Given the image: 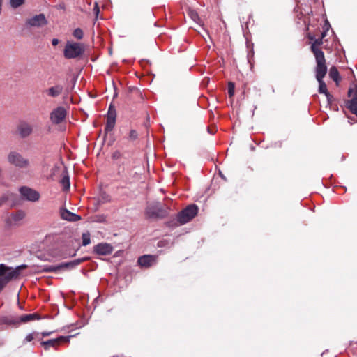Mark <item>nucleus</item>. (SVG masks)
Listing matches in <instances>:
<instances>
[{
	"label": "nucleus",
	"mask_w": 357,
	"mask_h": 357,
	"mask_svg": "<svg viewBox=\"0 0 357 357\" xmlns=\"http://www.w3.org/2000/svg\"><path fill=\"white\" fill-rule=\"evenodd\" d=\"M26 24L29 27L40 28L46 25L47 21L43 14H39L29 18Z\"/></svg>",
	"instance_id": "8"
},
{
	"label": "nucleus",
	"mask_w": 357,
	"mask_h": 357,
	"mask_svg": "<svg viewBox=\"0 0 357 357\" xmlns=\"http://www.w3.org/2000/svg\"><path fill=\"white\" fill-rule=\"evenodd\" d=\"M116 121V113L115 110L112 109L111 107L109 109L107 116V124L105 126V131H111L115 125Z\"/></svg>",
	"instance_id": "16"
},
{
	"label": "nucleus",
	"mask_w": 357,
	"mask_h": 357,
	"mask_svg": "<svg viewBox=\"0 0 357 357\" xmlns=\"http://www.w3.org/2000/svg\"><path fill=\"white\" fill-rule=\"evenodd\" d=\"M61 216L62 219L72 222H75L81 219L80 216L70 212L67 209H62L61 211Z\"/></svg>",
	"instance_id": "18"
},
{
	"label": "nucleus",
	"mask_w": 357,
	"mask_h": 357,
	"mask_svg": "<svg viewBox=\"0 0 357 357\" xmlns=\"http://www.w3.org/2000/svg\"><path fill=\"white\" fill-rule=\"evenodd\" d=\"M73 35L75 38L80 40L83 38V31L81 29L77 28L74 30Z\"/></svg>",
	"instance_id": "26"
},
{
	"label": "nucleus",
	"mask_w": 357,
	"mask_h": 357,
	"mask_svg": "<svg viewBox=\"0 0 357 357\" xmlns=\"http://www.w3.org/2000/svg\"><path fill=\"white\" fill-rule=\"evenodd\" d=\"M234 89H235V86H234V83L229 82L228 84V93H229V97H232L234 96Z\"/></svg>",
	"instance_id": "30"
},
{
	"label": "nucleus",
	"mask_w": 357,
	"mask_h": 357,
	"mask_svg": "<svg viewBox=\"0 0 357 357\" xmlns=\"http://www.w3.org/2000/svg\"><path fill=\"white\" fill-rule=\"evenodd\" d=\"M52 44L54 46H56L59 44V40L57 38H54L52 41Z\"/></svg>",
	"instance_id": "35"
},
{
	"label": "nucleus",
	"mask_w": 357,
	"mask_h": 357,
	"mask_svg": "<svg viewBox=\"0 0 357 357\" xmlns=\"http://www.w3.org/2000/svg\"><path fill=\"white\" fill-rule=\"evenodd\" d=\"M24 3V0H10V6L14 8L20 6Z\"/></svg>",
	"instance_id": "27"
},
{
	"label": "nucleus",
	"mask_w": 357,
	"mask_h": 357,
	"mask_svg": "<svg viewBox=\"0 0 357 357\" xmlns=\"http://www.w3.org/2000/svg\"><path fill=\"white\" fill-rule=\"evenodd\" d=\"M39 315L36 313L24 314L19 317H16L14 320L9 321V324L26 323L35 319H39Z\"/></svg>",
	"instance_id": "15"
},
{
	"label": "nucleus",
	"mask_w": 357,
	"mask_h": 357,
	"mask_svg": "<svg viewBox=\"0 0 357 357\" xmlns=\"http://www.w3.org/2000/svg\"><path fill=\"white\" fill-rule=\"evenodd\" d=\"M156 258L153 255H144L138 259V264L142 267H149L155 263Z\"/></svg>",
	"instance_id": "17"
},
{
	"label": "nucleus",
	"mask_w": 357,
	"mask_h": 357,
	"mask_svg": "<svg viewBox=\"0 0 357 357\" xmlns=\"http://www.w3.org/2000/svg\"><path fill=\"white\" fill-rule=\"evenodd\" d=\"M349 110L357 116V93H354L351 100L348 102Z\"/></svg>",
	"instance_id": "20"
},
{
	"label": "nucleus",
	"mask_w": 357,
	"mask_h": 357,
	"mask_svg": "<svg viewBox=\"0 0 357 357\" xmlns=\"http://www.w3.org/2000/svg\"><path fill=\"white\" fill-rule=\"evenodd\" d=\"M6 286L5 282L3 281L2 276H0V291Z\"/></svg>",
	"instance_id": "34"
},
{
	"label": "nucleus",
	"mask_w": 357,
	"mask_h": 357,
	"mask_svg": "<svg viewBox=\"0 0 357 357\" xmlns=\"http://www.w3.org/2000/svg\"><path fill=\"white\" fill-rule=\"evenodd\" d=\"M93 12H94V13H95V15H96V18H97V17H98V13H99V12H100V9H99V7H98V3H96L95 6H94V8H93Z\"/></svg>",
	"instance_id": "33"
},
{
	"label": "nucleus",
	"mask_w": 357,
	"mask_h": 357,
	"mask_svg": "<svg viewBox=\"0 0 357 357\" xmlns=\"http://www.w3.org/2000/svg\"><path fill=\"white\" fill-rule=\"evenodd\" d=\"M71 337L72 336H60L56 339L43 341L41 342V344L45 347V349H48L50 347H56L61 342H68Z\"/></svg>",
	"instance_id": "12"
},
{
	"label": "nucleus",
	"mask_w": 357,
	"mask_h": 357,
	"mask_svg": "<svg viewBox=\"0 0 357 357\" xmlns=\"http://www.w3.org/2000/svg\"><path fill=\"white\" fill-rule=\"evenodd\" d=\"M197 212L198 208L196 205H190L178 214L177 220L180 225L185 224L195 218Z\"/></svg>",
	"instance_id": "3"
},
{
	"label": "nucleus",
	"mask_w": 357,
	"mask_h": 357,
	"mask_svg": "<svg viewBox=\"0 0 357 357\" xmlns=\"http://www.w3.org/2000/svg\"><path fill=\"white\" fill-rule=\"evenodd\" d=\"M167 208H164L159 203L150 205L146 208V214L150 218H162L167 215Z\"/></svg>",
	"instance_id": "6"
},
{
	"label": "nucleus",
	"mask_w": 357,
	"mask_h": 357,
	"mask_svg": "<svg viewBox=\"0 0 357 357\" xmlns=\"http://www.w3.org/2000/svg\"><path fill=\"white\" fill-rule=\"evenodd\" d=\"M25 217V213L22 211H18L10 214L6 220V224L10 227L18 225Z\"/></svg>",
	"instance_id": "9"
},
{
	"label": "nucleus",
	"mask_w": 357,
	"mask_h": 357,
	"mask_svg": "<svg viewBox=\"0 0 357 357\" xmlns=\"http://www.w3.org/2000/svg\"><path fill=\"white\" fill-rule=\"evenodd\" d=\"M314 56L317 62L316 78L317 80L323 79L327 72L324 54L323 51L314 50Z\"/></svg>",
	"instance_id": "2"
},
{
	"label": "nucleus",
	"mask_w": 357,
	"mask_h": 357,
	"mask_svg": "<svg viewBox=\"0 0 357 357\" xmlns=\"http://www.w3.org/2000/svg\"><path fill=\"white\" fill-rule=\"evenodd\" d=\"M20 192L22 196L28 201L36 202L40 198V194L37 191L27 187L21 188Z\"/></svg>",
	"instance_id": "10"
},
{
	"label": "nucleus",
	"mask_w": 357,
	"mask_h": 357,
	"mask_svg": "<svg viewBox=\"0 0 357 357\" xmlns=\"http://www.w3.org/2000/svg\"><path fill=\"white\" fill-rule=\"evenodd\" d=\"M85 47L84 44L73 41H68L63 50V55L66 59H79L84 53Z\"/></svg>",
	"instance_id": "1"
},
{
	"label": "nucleus",
	"mask_w": 357,
	"mask_h": 357,
	"mask_svg": "<svg viewBox=\"0 0 357 357\" xmlns=\"http://www.w3.org/2000/svg\"><path fill=\"white\" fill-rule=\"evenodd\" d=\"M38 335V333H30V334L27 335L24 340V343L31 342L34 338L36 337V336Z\"/></svg>",
	"instance_id": "28"
},
{
	"label": "nucleus",
	"mask_w": 357,
	"mask_h": 357,
	"mask_svg": "<svg viewBox=\"0 0 357 357\" xmlns=\"http://www.w3.org/2000/svg\"><path fill=\"white\" fill-rule=\"evenodd\" d=\"M111 199H110V197L105 194V193H102L101 195V197H100V201L102 202H110Z\"/></svg>",
	"instance_id": "31"
},
{
	"label": "nucleus",
	"mask_w": 357,
	"mask_h": 357,
	"mask_svg": "<svg viewBox=\"0 0 357 357\" xmlns=\"http://www.w3.org/2000/svg\"><path fill=\"white\" fill-rule=\"evenodd\" d=\"M62 91L63 86L61 85H56L46 89L45 93L49 97L55 98L61 95Z\"/></svg>",
	"instance_id": "19"
},
{
	"label": "nucleus",
	"mask_w": 357,
	"mask_h": 357,
	"mask_svg": "<svg viewBox=\"0 0 357 357\" xmlns=\"http://www.w3.org/2000/svg\"><path fill=\"white\" fill-rule=\"evenodd\" d=\"M138 137V133L136 130H131L129 132V139L131 140V141H134L135 139H137Z\"/></svg>",
	"instance_id": "29"
},
{
	"label": "nucleus",
	"mask_w": 357,
	"mask_h": 357,
	"mask_svg": "<svg viewBox=\"0 0 357 357\" xmlns=\"http://www.w3.org/2000/svg\"><path fill=\"white\" fill-rule=\"evenodd\" d=\"M325 37V33H322L321 38L319 39H316L311 46V50L314 54V50L321 51L318 46L321 45L323 43L322 38Z\"/></svg>",
	"instance_id": "21"
},
{
	"label": "nucleus",
	"mask_w": 357,
	"mask_h": 357,
	"mask_svg": "<svg viewBox=\"0 0 357 357\" xmlns=\"http://www.w3.org/2000/svg\"><path fill=\"white\" fill-rule=\"evenodd\" d=\"M91 243L90 234L89 232L82 234V245L86 246Z\"/></svg>",
	"instance_id": "25"
},
{
	"label": "nucleus",
	"mask_w": 357,
	"mask_h": 357,
	"mask_svg": "<svg viewBox=\"0 0 357 357\" xmlns=\"http://www.w3.org/2000/svg\"><path fill=\"white\" fill-rule=\"evenodd\" d=\"M62 183L66 189L69 188L70 183H69V178L68 177H64L62 179Z\"/></svg>",
	"instance_id": "32"
},
{
	"label": "nucleus",
	"mask_w": 357,
	"mask_h": 357,
	"mask_svg": "<svg viewBox=\"0 0 357 357\" xmlns=\"http://www.w3.org/2000/svg\"><path fill=\"white\" fill-rule=\"evenodd\" d=\"M26 268V265L19 266L16 268H8L3 264L0 265V276H2L3 281L6 284L11 279L16 278L20 274V271Z\"/></svg>",
	"instance_id": "4"
},
{
	"label": "nucleus",
	"mask_w": 357,
	"mask_h": 357,
	"mask_svg": "<svg viewBox=\"0 0 357 357\" xmlns=\"http://www.w3.org/2000/svg\"><path fill=\"white\" fill-rule=\"evenodd\" d=\"M51 334V333H47V332H44V333H42V335L43 336H48Z\"/></svg>",
	"instance_id": "36"
},
{
	"label": "nucleus",
	"mask_w": 357,
	"mask_h": 357,
	"mask_svg": "<svg viewBox=\"0 0 357 357\" xmlns=\"http://www.w3.org/2000/svg\"><path fill=\"white\" fill-rule=\"evenodd\" d=\"M319 84V91L321 93H324L328 100L330 98V94L328 92L326 84L324 82L323 79L317 80Z\"/></svg>",
	"instance_id": "22"
},
{
	"label": "nucleus",
	"mask_w": 357,
	"mask_h": 357,
	"mask_svg": "<svg viewBox=\"0 0 357 357\" xmlns=\"http://www.w3.org/2000/svg\"><path fill=\"white\" fill-rule=\"evenodd\" d=\"M66 116V109L62 107H59L50 113V119L53 123L58 124L65 119Z\"/></svg>",
	"instance_id": "11"
},
{
	"label": "nucleus",
	"mask_w": 357,
	"mask_h": 357,
	"mask_svg": "<svg viewBox=\"0 0 357 357\" xmlns=\"http://www.w3.org/2000/svg\"><path fill=\"white\" fill-rule=\"evenodd\" d=\"M17 130L22 137H27L32 133L33 127L29 123L21 122L17 126Z\"/></svg>",
	"instance_id": "13"
},
{
	"label": "nucleus",
	"mask_w": 357,
	"mask_h": 357,
	"mask_svg": "<svg viewBox=\"0 0 357 357\" xmlns=\"http://www.w3.org/2000/svg\"><path fill=\"white\" fill-rule=\"evenodd\" d=\"M189 17L195 22L200 24L201 20L199 17L197 13L193 10L189 9L188 11Z\"/></svg>",
	"instance_id": "24"
},
{
	"label": "nucleus",
	"mask_w": 357,
	"mask_h": 357,
	"mask_svg": "<svg viewBox=\"0 0 357 357\" xmlns=\"http://www.w3.org/2000/svg\"><path fill=\"white\" fill-rule=\"evenodd\" d=\"M94 251L100 255H107L112 252L113 248L109 243H99L94 247Z\"/></svg>",
	"instance_id": "14"
},
{
	"label": "nucleus",
	"mask_w": 357,
	"mask_h": 357,
	"mask_svg": "<svg viewBox=\"0 0 357 357\" xmlns=\"http://www.w3.org/2000/svg\"><path fill=\"white\" fill-rule=\"evenodd\" d=\"M85 259H75L70 262L62 263L58 266H50L45 268L46 272H57L63 269H71L83 262Z\"/></svg>",
	"instance_id": "7"
},
{
	"label": "nucleus",
	"mask_w": 357,
	"mask_h": 357,
	"mask_svg": "<svg viewBox=\"0 0 357 357\" xmlns=\"http://www.w3.org/2000/svg\"><path fill=\"white\" fill-rule=\"evenodd\" d=\"M329 76L335 82H337L339 79V73L335 67H331L329 70Z\"/></svg>",
	"instance_id": "23"
},
{
	"label": "nucleus",
	"mask_w": 357,
	"mask_h": 357,
	"mask_svg": "<svg viewBox=\"0 0 357 357\" xmlns=\"http://www.w3.org/2000/svg\"><path fill=\"white\" fill-rule=\"evenodd\" d=\"M7 159L10 164L19 168H27L29 166V160L16 151L10 152Z\"/></svg>",
	"instance_id": "5"
}]
</instances>
